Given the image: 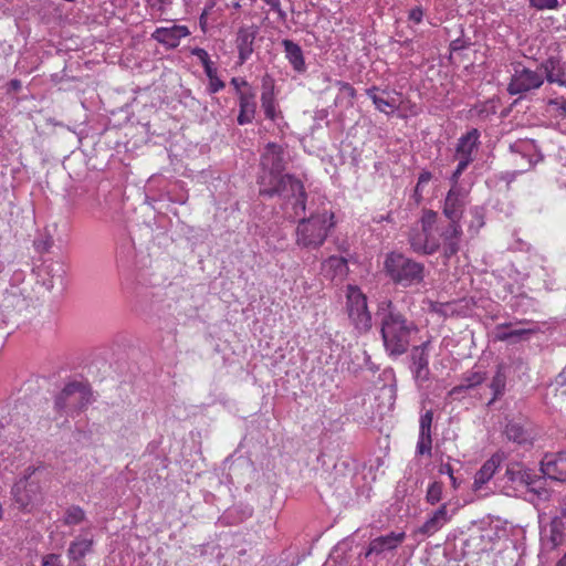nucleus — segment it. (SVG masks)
I'll return each instance as SVG.
<instances>
[{"instance_id":"nucleus-1","label":"nucleus","mask_w":566,"mask_h":566,"mask_svg":"<svg viewBox=\"0 0 566 566\" xmlns=\"http://www.w3.org/2000/svg\"><path fill=\"white\" fill-rule=\"evenodd\" d=\"M380 334L386 353L397 358L407 353L411 337L418 333V326L401 313L390 300L378 304Z\"/></svg>"},{"instance_id":"nucleus-2","label":"nucleus","mask_w":566,"mask_h":566,"mask_svg":"<svg viewBox=\"0 0 566 566\" xmlns=\"http://www.w3.org/2000/svg\"><path fill=\"white\" fill-rule=\"evenodd\" d=\"M260 195L266 197L279 196L285 201L289 218L296 219L306 210V192L303 182L292 175L271 177L260 180Z\"/></svg>"},{"instance_id":"nucleus-3","label":"nucleus","mask_w":566,"mask_h":566,"mask_svg":"<svg viewBox=\"0 0 566 566\" xmlns=\"http://www.w3.org/2000/svg\"><path fill=\"white\" fill-rule=\"evenodd\" d=\"M298 218L295 244L305 250H316L322 247L335 226L334 213L329 211L312 213L308 218H305L304 213Z\"/></svg>"},{"instance_id":"nucleus-4","label":"nucleus","mask_w":566,"mask_h":566,"mask_svg":"<svg viewBox=\"0 0 566 566\" xmlns=\"http://www.w3.org/2000/svg\"><path fill=\"white\" fill-rule=\"evenodd\" d=\"M384 270L390 281L401 287H411L424 282L426 266L399 252L386 255Z\"/></svg>"},{"instance_id":"nucleus-5","label":"nucleus","mask_w":566,"mask_h":566,"mask_svg":"<svg viewBox=\"0 0 566 566\" xmlns=\"http://www.w3.org/2000/svg\"><path fill=\"white\" fill-rule=\"evenodd\" d=\"M90 388L78 381L67 384L55 397L54 408L60 415L73 416L91 403Z\"/></svg>"},{"instance_id":"nucleus-6","label":"nucleus","mask_w":566,"mask_h":566,"mask_svg":"<svg viewBox=\"0 0 566 566\" xmlns=\"http://www.w3.org/2000/svg\"><path fill=\"white\" fill-rule=\"evenodd\" d=\"M348 317L359 333H367L371 326V315L367 306V297L356 286H349L347 292Z\"/></svg>"},{"instance_id":"nucleus-7","label":"nucleus","mask_w":566,"mask_h":566,"mask_svg":"<svg viewBox=\"0 0 566 566\" xmlns=\"http://www.w3.org/2000/svg\"><path fill=\"white\" fill-rule=\"evenodd\" d=\"M35 471V468L29 467L25 470L27 474L12 488V495L21 510H29V507L39 502L41 497L39 484L30 480Z\"/></svg>"},{"instance_id":"nucleus-8","label":"nucleus","mask_w":566,"mask_h":566,"mask_svg":"<svg viewBox=\"0 0 566 566\" xmlns=\"http://www.w3.org/2000/svg\"><path fill=\"white\" fill-rule=\"evenodd\" d=\"M544 83L542 72L533 71L521 64L515 66L514 73L507 86L511 95L524 94L532 90L539 88Z\"/></svg>"},{"instance_id":"nucleus-9","label":"nucleus","mask_w":566,"mask_h":566,"mask_svg":"<svg viewBox=\"0 0 566 566\" xmlns=\"http://www.w3.org/2000/svg\"><path fill=\"white\" fill-rule=\"evenodd\" d=\"M260 165L262 168L260 180H262V178H266L269 180L271 177L281 176L286 166L285 150L283 146L275 143H269L261 155Z\"/></svg>"},{"instance_id":"nucleus-10","label":"nucleus","mask_w":566,"mask_h":566,"mask_svg":"<svg viewBox=\"0 0 566 566\" xmlns=\"http://www.w3.org/2000/svg\"><path fill=\"white\" fill-rule=\"evenodd\" d=\"M439 239H441L442 255L449 260L460 251L462 227L460 223L447 222L437 226Z\"/></svg>"},{"instance_id":"nucleus-11","label":"nucleus","mask_w":566,"mask_h":566,"mask_svg":"<svg viewBox=\"0 0 566 566\" xmlns=\"http://www.w3.org/2000/svg\"><path fill=\"white\" fill-rule=\"evenodd\" d=\"M405 532H390L373 538L364 555L365 558L370 556L385 557L388 553L396 551L405 541Z\"/></svg>"},{"instance_id":"nucleus-12","label":"nucleus","mask_w":566,"mask_h":566,"mask_svg":"<svg viewBox=\"0 0 566 566\" xmlns=\"http://www.w3.org/2000/svg\"><path fill=\"white\" fill-rule=\"evenodd\" d=\"M566 537V515L559 509V514L554 516L549 523L542 530L543 544L549 549L560 546Z\"/></svg>"},{"instance_id":"nucleus-13","label":"nucleus","mask_w":566,"mask_h":566,"mask_svg":"<svg viewBox=\"0 0 566 566\" xmlns=\"http://www.w3.org/2000/svg\"><path fill=\"white\" fill-rule=\"evenodd\" d=\"M259 33V27L255 24L242 25L235 34V48L238 50L239 64H244L254 52V41Z\"/></svg>"},{"instance_id":"nucleus-14","label":"nucleus","mask_w":566,"mask_h":566,"mask_svg":"<svg viewBox=\"0 0 566 566\" xmlns=\"http://www.w3.org/2000/svg\"><path fill=\"white\" fill-rule=\"evenodd\" d=\"M541 471L544 476L557 481H566V451L546 454L541 461Z\"/></svg>"},{"instance_id":"nucleus-15","label":"nucleus","mask_w":566,"mask_h":566,"mask_svg":"<svg viewBox=\"0 0 566 566\" xmlns=\"http://www.w3.org/2000/svg\"><path fill=\"white\" fill-rule=\"evenodd\" d=\"M408 242L415 253L421 255H431L441 249L440 241H429L420 226L410 229L408 234Z\"/></svg>"},{"instance_id":"nucleus-16","label":"nucleus","mask_w":566,"mask_h":566,"mask_svg":"<svg viewBox=\"0 0 566 566\" xmlns=\"http://www.w3.org/2000/svg\"><path fill=\"white\" fill-rule=\"evenodd\" d=\"M188 35H190L188 27L174 24L169 28H157L151 38L167 48L175 49L179 45L180 40Z\"/></svg>"},{"instance_id":"nucleus-17","label":"nucleus","mask_w":566,"mask_h":566,"mask_svg":"<svg viewBox=\"0 0 566 566\" xmlns=\"http://www.w3.org/2000/svg\"><path fill=\"white\" fill-rule=\"evenodd\" d=\"M541 70L548 83L566 87V64L558 56H549L541 63Z\"/></svg>"},{"instance_id":"nucleus-18","label":"nucleus","mask_w":566,"mask_h":566,"mask_svg":"<svg viewBox=\"0 0 566 566\" xmlns=\"http://www.w3.org/2000/svg\"><path fill=\"white\" fill-rule=\"evenodd\" d=\"M504 452H495L490 459H488L480 470L474 475L473 488L479 491L486 484L495 474L501 463L504 461Z\"/></svg>"},{"instance_id":"nucleus-19","label":"nucleus","mask_w":566,"mask_h":566,"mask_svg":"<svg viewBox=\"0 0 566 566\" xmlns=\"http://www.w3.org/2000/svg\"><path fill=\"white\" fill-rule=\"evenodd\" d=\"M463 206L460 190L457 187H452L448 191L443 203V214L448 222L460 223L463 216Z\"/></svg>"},{"instance_id":"nucleus-20","label":"nucleus","mask_w":566,"mask_h":566,"mask_svg":"<svg viewBox=\"0 0 566 566\" xmlns=\"http://www.w3.org/2000/svg\"><path fill=\"white\" fill-rule=\"evenodd\" d=\"M94 542L92 538L76 537L70 543L67 548V558L72 563L71 566H85L84 557L92 553Z\"/></svg>"},{"instance_id":"nucleus-21","label":"nucleus","mask_w":566,"mask_h":566,"mask_svg":"<svg viewBox=\"0 0 566 566\" xmlns=\"http://www.w3.org/2000/svg\"><path fill=\"white\" fill-rule=\"evenodd\" d=\"M281 44L292 69L298 74L305 73L307 67L302 48L290 39L282 40Z\"/></svg>"},{"instance_id":"nucleus-22","label":"nucleus","mask_w":566,"mask_h":566,"mask_svg":"<svg viewBox=\"0 0 566 566\" xmlns=\"http://www.w3.org/2000/svg\"><path fill=\"white\" fill-rule=\"evenodd\" d=\"M261 106L265 117L275 120L280 112L275 108L274 98V80L270 75H265L262 80Z\"/></svg>"},{"instance_id":"nucleus-23","label":"nucleus","mask_w":566,"mask_h":566,"mask_svg":"<svg viewBox=\"0 0 566 566\" xmlns=\"http://www.w3.org/2000/svg\"><path fill=\"white\" fill-rule=\"evenodd\" d=\"M254 98H255V93L253 90L239 91V106H240V112L238 115V124L239 125H245L253 120L255 111H256V103H255Z\"/></svg>"},{"instance_id":"nucleus-24","label":"nucleus","mask_w":566,"mask_h":566,"mask_svg":"<svg viewBox=\"0 0 566 566\" xmlns=\"http://www.w3.org/2000/svg\"><path fill=\"white\" fill-rule=\"evenodd\" d=\"M450 520L448 515L447 504H442L436 510L431 516L419 527L418 532L431 536L442 528Z\"/></svg>"},{"instance_id":"nucleus-25","label":"nucleus","mask_w":566,"mask_h":566,"mask_svg":"<svg viewBox=\"0 0 566 566\" xmlns=\"http://www.w3.org/2000/svg\"><path fill=\"white\" fill-rule=\"evenodd\" d=\"M532 470L525 468L522 463L518 462H510L506 464L504 478L514 486H525L526 484H531L528 481L532 476Z\"/></svg>"},{"instance_id":"nucleus-26","label":"nucleus","mask_w":566,"mask_h":566,"mask_svg":"<svg viewBox=\"0 0 566 566\" xmlns=\"http://www.w3.org/2000/svg\"><path fill=\"white\" fill-rule=\"evenodd\" d=\"M511 326H512V323H503V324L496 325L495 338L501 342H509L511 344H516L521 340L527 339L528 336L535 332V329H532V328H518V329L507 331V328Z\"/></svg>"},{"instance_id":"nucleus-27","label":"nucleus","mask_w":566,"mask_h":566,"mask_svg":"<svg viewBox=\"0 0 566 566\" xmlns=\"http://www.w3.org/2000/svg\"><path fill=\"white\" fill-rule=\"evenodd\" d=\"M480 133L476 128L471 129L458 140L455 157H473L472 154L479 145Z\"/></svg>"},{"instance_id":"nucleus-28","label":"nucleus","mask_w":566,"mask_h":566,"mask_svg":"<svg viewBox=\"0 0 566 566\" xmlns=\"http://www.w3.org/2000/svg\"><path fill=\"white\" fill-rule=\"evenodd\" d=\"M486 379V374L482 371H469L462 377L461 384L453 387L449 395L454 397L464 392L465 390L473 389L481 385Z\"/></svg>"},{"instance_id":"nucleus-29","label":"nucleus","mask_w":566,"mask_h":566,"mask_svg":"<svg viewBox=\"0 0 566 566\" xmlns=\"http://www.w3.org/2000/svg\"><path fill=\"white\" fill-rule=\"evenodd\" d=\"M419 223L423 228V232L429 241H440V239L433 234L439 224L438 212L431 209H423Z\"/></svg>"},{"instance_id":"nucleus-30","label":"nucleus","mask_w":566,"mask_h":566,"mask_svg":"<svg viewBox=\"0 0 566 566\" xmlns=\"http://www.w3.org/2000/svg\"><path fill=\"white\" fill-rule=\"evenodd\" d=\"M506 438L518 444L531 443L532 437L528 431L518 422L510 421L504 430Z\"/></svg>"},{"instance_id":"nucleus-31","label":"nucleus","mask_w":566,"mask_h":566,"mask_svg":"<svg viewBox=\"0 0 566 566\" xmlns=\"http://www.w3.org/2000/svg\"><path fill=\"white\" fill-rule=\"evenodd\" d=\"M430 342H424L419 346H413L410 353V370L429 365L428 347Z\"/></svg>"},{"instance_id":"nucleus-32","label":"nucleus","mask_w":566,"mask_h":566,"mask_svg":"<svg viewBox=\"0 0 566 566\" xmlns=\"http://www.w3.org/2000/svg\"><path fill=\"white\" fill-rule=\"evenodd\" d=\"M506 385V375L503 365H499L495 371V375L492 378L490 384V388L493 391V397L489 401V406L492 405L495 400H497L501 396H503Z\"/></svg>"},{"instance_id":"nucleus-33","label":"nucleus","mask_w":566,"mask_h":566,"mask_svg":"<svg viewBox=\"0 0 566 566\" xmlns=\"http://www.w3.org/2000/svg\"><path fill=\"white\" fill-rule=\"evenodd\" d=\"M49 274H51V280L49 281V287L53 289L54 285H59L61 287L64 286V279L66 274V270L61 262H53L49 266Z\"/></svg>"},{"instance_id":"nucleus-34","label":"nucleus","mask_w":566,"mask_h":566,"mask_svg":"<svg viewBox=\"0 0 566 566\" xmlns=\"http://www.w3.org/2000/svg\"><path fill=\"white\" fill-rule=\"evenodd\" d=\"M528 481L532 483L526 484L525 486L530 492L534 493L539 500H549L551 492L544 486V480L542 476H537L533 473Z\"/></svg>"},{"instance_id":"nucleus-35","label":"nucleus","mask_w":566,"mask_h":566,"mask_svg":"<svg viewBox=\"0 0 566 566\" xmlns=\"http://www.w3.org/2000/svg\"><path fill=\"white\" fill-rule=\"evenodd\" d=\"M85 518V512L77 505L70 506L64 514L63 522L65 525H77Z\"/></svg>"},{"instance_id":"nucleus-36","label":"nucleus","mask_w":566,"mask_h":566,"mask_svg":"<svg viewBox=\"0 0 566 566\" xmlns=\"http://www.w3.org/2000/svg\"><path fill=\"white\" fill-rule=\"evenodd\" d=\"M324 268L333 270L334 275H344L347 271V261L342 256H329L325 261Z\"/></svg>"},{"instance_id":"nucleus-37","label":"nucleus","mask_w":566,"mask_h":566,"mask_svg":"<svg viewBox=\"0 0 566 566\" xmlns=\"http://www.w3.org/2000/svg\"><path fill=\"white\" fill-rule=\"evenodd\" d=\"M432 450V437L431 433H420L418 437L416 453L418 455L431 457Z\"/></svg>"},{"instance_id":"nucleus-38","label":"nucleus","mask_w":566,"mask_h":566,"mask_svg":"<svg viewBox=\"0 0 566 566\" xmlns=\"http://www.w3.org/2000/svg\"><path fill=\"white\" fill-rule=\"evenodd\" d=\"M378 87L371 86L366 90V94L369 98H371L373 103L375 104L376 108L380 112H386L387 107L392 108L394 105L389 103L388 101L379 97L377 95Z\"/></svg>"},{"instance_id":"nucleus-39","label":"nucleus","mask_w":566,"mask_h":566,"mask_svg":"<svg viewBox=\"0 0 566 566\" xmlns=\"http://www.w3.org/2000/svg\"><path fill=\"white\" fill-rule=\"evenodd\" d=\"M442 491H443V485L441 482L436 481V482L431 483L428 488L427 495H426L427 502L432 505L440 502L442 499Z\"/></svg>"},{"instance_id":"nucleus-40","label":"nucleus","mask_w":566,"mask_h":566,"mask_svg":"<svg viewBox=\"0 0 566 566\" xmlns=\"http://www.w3.org/2000/svg\"><path fill=\"white\" fill-rule=\"evenodd\" d=\"M432 421H433V411L430 409L420 416L419 432L420 433H431Z\"/></svg>"},{"instance_id":"nucleus-41","label":"nucleus","mask_w":566,"mask_h":566,"mask_svg":"<svg viewBox=\"0 0 566 566\" xmlns=\"http://www.w3.org/2000/svg\"><path fill=\"white\" fill-rule=\"evenodd\" d=\"M411 373H412L416 384L419 387H422V385L424 382L429 381V379H430L429 365H426L424 367L417 368V369L412 370Z\"/></svg>"},{"instance_id":"nucleus-42","label":"nucleus","mask_w":566,"mask_h":566,"mask_svg":"<svg viewBox=\"0 0 566 566\" xmlns=\"http://www.w3.org/2000/svg\"><path fill=\"white\" fill-rule=\"evenodd\" d=\"M530 4L537 10L557 9L558 0H530Z\"/></svg>"},{"instance_id":"nucleus-43","label":"nucleus","mask_w":566,"mask_h":566,"mask_svg":"<svg viewBox=\"0 0 566 566\" xmlns=\"http://www.w3.org/2000/svg\"><path fill=\"white\" fill-rule=\"evenodd\" d=\"M41 566H64L61 555L55 553L46 554L42 557Z\"/></svg>"},{"instance_id":"nucleus-44","label":"nucleus","mask_w":566,"mask_h":566,"mask_svg":"<svg viewBox=\"0 0 566 566\" xmlns=\"http://www.w3.org/2000/svg\"><path fill=\"white\" fill-rule=\"evenodd\" d=\"M433 311L444 317L455 313V310L451 303H437L433 306Z\"/></svg>"},{"instance_id":"nucleus-45","label":"nucleus","mask_w":566,"mask_h":566,"mask_svg":"<svg viewBox=\"0 0 566 566\" xmlns=\"http://www.w3.org/2000/svg\"><path fill=\"white\" fill-rule=\"evenodd\" d=\"M534 147H535V145H534L533 140H530V142L520 140L510 146V148L513 153H523V151L530 150L531 148H534Z\"/></svg>"},{"instance_id":"nucleus-46","label":"nucleus","mask_w":566,"mask_h":566,"mask_svg":"<svg viewBox=\"0 0 566 566\" xmlns=\"http://www.w3.org/2000/svg\"><path fill=\"white\" fill-rule=\"evenodd\" d=\"M191 54L200 60L202 66L211 62L208 52L202 48H193Z\"/></svg>"},{"instance_id":"nucleus-47","label":"nucleus","mask_w":566,"mask_h":566,"mask_svg":"<svg viewBox=\"0 0 566 566\" xmlns=\"http://www.w3.org/2000/svg\"><path fill=\"white\" fill-rule=\"evenodd\" d=\"M224 87V82L221 81L218 76L216 77H212L209 80V92L210 93H217L219 92L220 90H222Z\"/></svg>"},{"instance_id":"nucleus-48","label":"nucleus","mask_w":566,"mask_h":566,"mask_svg":"<svg viewBox=\"0 0 566 566\" xmlns=\"http://www.w3.org/2000/svg\"><path fill=\"white\" fill-rule=\"evenodd\" d=\"M231 85L234 86L238 95H239V91L252 90V87L249 85V83L247 81L240 80L238 77H233L231 80Z\"/></svg>"},{"instance_id":"nucleus-49","label":"nucleus","mask_w":566,"mask_h":566,"mask_svg":"<svg viewBox=\"0 0 566 566\" xmlns=\"http://www.w3.org/2000/svg\"><path fill=\"white\" fill-rule=\"evenodd\" d=\"M423 18V10L421 7H416L409 11V20L415 23H420Z\"/></svg>"},{"instance_id":"nucleus-50","label":"nucleus","mask_w":566,"mask_h":566,"mask_svg":"<svg viewBox=\"0 0 566 566\" xmlns=\"http://www.w3.org/2000/svg\"><path fill=\"white\" fill-rule=\"evenodd\" d=\"M459 159L457 169L462 172L467 169L470 163L473 161V157H457Z\"/></svg>"},{"instance_id":"nucleus-51","label":"nucleus","mask_w":566,"mask_h":566,"mask_svg":"<svg viewBox=\"0 0 566 566\" xmlns=\"http://www.w3.org/2000/svg\"><path fill=\"white\" fill-rule=\"evenodd\" d=\"M432 178L430 171H422L418 177V188H421L423 185L428 184Z\"/></svg>"},{"instance_id":"nucleus-52","label":"nucleus","mask_w":566,"mask_h":566,"mask_svg":"<svg viewBox=\"0 0 566 566\" xmlns=\"http://www.w3.org/2000/svg\"><path fill=\"white\" fill-rule=\"evenodd\" d=\"M203 69H205V73H206V75L208 76L209 80L212 78V77L218 76L217 75V69L213 67L212 62H210L207 65H205Z\"/></svg>"},{"instance_id":"nucleus-53","label":"nucleus","mask_w":566,"mask_h":566,"mask_svg":"<svg viewBox=\"0 0 566 566\" xmlns=\"http://www.w3.org/2000/svg\"><path fill=\"white\" fill-rule=\"evenodd\" d=\"M439 473L440 474H448L449 478H452L453 475V469L451 467L450 463H442L440 467H439Z\"/></svg>"},{"instance_id":"nucleus-54","label":"nucleus","mask_w":566,"mask_h":566,"mask_svg":"<svg viewBox=\"0 0 566 566\" xmlns=\"http://www.w3.org/2000/svg\"><path fill=\"white\" fill-rule=\"evenodd\" d=\"M450 48H451L452 51H458V50L464 49L465 45H464V42L462 40L457 39V40L451 42Z\"/></svg>"},{"instance_id":"nucleus-55","label":"nucleus","mask_w":566,"mask_h":566,"mask_svg":"<svg viewBox=\"0 0 566 566\" xmlns=\"http://www.w3.org/2000/svg\"><path fill=\"white\" fill-rule=\"evenodd\" d=\"M556 384L560 386H566V367L563 371L556 377Z\"/></svg>"},{"instance_id":"nucleus-56","label":"nucleus","mask_w":566,"mask_h":566,"mask_svg":"<svg viewBox=\"0 0 566 566\" xmlns=\"http://www.w3.org/2000/svg\"><path fill=\"white\" fill-rule=\"evenodd\" d=\"M21 82L17 78H13L9 82V88L11 91L18 92L21 88Z\"/></svg>"},{"instance_id":"nucleus-57","label":"nucleus","mask_w":566,"mask_h":566,"mask_svg":"<svg viewBox=\"0 0 566 566\" xmlns=\"http://www.w3.org/2000/svg\"><path fill=\"white\" fill-rule=\"evenodd\" d=\"M269 6L273 11H279V8L281 7L280 0H269Z\"/></svg>"},{"instance_id":"nucleus-58","label":"nucleus","mask_w":566,"mask_h":566,"mask_svg":"<svg viewBox=\"0 0 566 566\" xmlns=\"http://www.w3.org/2000/svg\"><path fill=\"white\" fill-rule=\"evenodd\" d=\"M558 116L566 117V103L562 102V104L557 108Z\"/></svg>"},{"instance_id":"nucleus-59","label":"nucleus","mask_w":566,"mask_h":566,"mask_svg":"<svg viewBox=\"0 0 566 566\" xmlns=\"http://www.w3.org/2000/svg\"><path fill=\"white\" fill-rule=\"evenodd\" d=\"M343 88L347 91V93H349L350 96L355 95V88L350 84L344 83Z\"/></svg>"},{"instance_id":"nucleus-60","label":"nucleus","mask_w":566,"mask_h":566,"mask_svg":"<svg viewBox=\"0 0 566 566\" xmlns=\"http://www.w3.org/2000/svg\"><path fill=\"white\" fill-rule=\"evenodd\" d=\"M277 13L279 20L282 22H285L286 20V12L282 10V8H279V11H275Z\"/></svg>"},{"instance_id":"nucleus-61","label":"nucleus","mask_w":566,"mask_h":566,"mask_svg":"<svg viewBox=\"0 0 566 566\" xmlns=\"http://www.w3.org/2000/svg\"><path fill=\"white\" fill-rule=\"evenodd\" d=\"M461 174H462V171H461V170H458V169L455 168V170H454V171H453V174H452L451 180H452L454 184H457V182H458L459 177L461 176Z\"/></svg>"},{"instance_id":"nucleus-62","label":"nucleus","mask_w":566,"mask_h":566,"mask_svg":"<svg viewBox=\"0 0 566 566\" xmlns=\"http://www.w3.org/2000/svg\"><path fill=\"white\" fill-rule=\"evenodd\" d=\"M562 104V102H559L558 98H553V99H549L548 102V105L551 106H555L556 108H558V106Z\"/></svg>"},{"instance_id":"nucleus-63","label":"nucleus","mask_w":566,"mask_h":566,"mask_svg":"<svg viewBox=\"0 0 566 566\" xmlns=\"http://www.w3.org/2000/svg\"><path fill=\"white\" fill-rule=\"evenodd\" d=\"M559 509L563 511L564 515H566V495L563 497Z\"/></svg>"},{"instance_id":"nucleus-64","label":"nucleus","mask_w":566,"mask_h":566,"mask_svg":"<svg viewBox=\"0 0 566 566\" xmlns=\"http://www.w3.org/2000/svg\"><path fill=\"white\" fill-rule=\"evenodd\" d=\"M555 566H566V553L563 555V557L556 563Z\"/></svg>"}]
</instances>
